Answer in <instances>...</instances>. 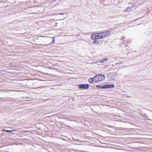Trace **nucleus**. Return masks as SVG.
Returning <instances> with one entry per match:
<instances>
[{"label": "nucleus", "instance_id": "7ed1b4c3", "mask_svg": "<svg viewBox=\"0 0 152 152\" xmlns=\"http://www.w3.org/2000/svg\"><path fill=\"white\" fill-rule=\"evenodd\" d=\"M107 58H108V57L104 58L101 60L100 63L102 64L104 63V64H107L108 63H109L110 61L109 59H108Z\"/></svg>", "mask_w": 152, "mask_h": 152}, {"label": "nucleus", "instance_id": "f3484780", "mask_svg": "<svg viewBox=\"0 0 152 152\" xmlns=\"http://www.w3.org/2000/svg\"><path fill=\"white\" fill-rule=\"evenodd\" d=\"M79 35H77V36H78V37H79Z\"/></svg>", "mask_w": 152, "mask_h": 152}, {"label": "nucleus", "instance_id": "1a4fd4ad", "mask_svg": "<svg viewBox=\"0 0 152 152\" xmlns=\"http://www.w3.org/2000/svg\"><path fill=\"white\" fill-rule=\"evenodd\" d=\"M93 43L94 44H97L99 43V42L98 41H97L96 40V39H94V40L93 41Z\"/></svg>", "mask_w": 152, "mask_h": 152}, {"label": "nucleus", "instance_id": "6e6552de", "mask_svg": "<svg viewBox=\"0 0 152 152\" xmlns=\"http://www.w3.org/2000/svg\"><path fill=\"white\" fill-rule=\"evenodd\" d=\"M91 39L94 40L97 39L96 34L95 33L92 34L91 36Z\"/></svg>", "mask_w": 152, "mask_h": 152}, {"label": "nucleus", "instance_id": "9b49d317", "mask_svg": "<svg viewBox=\"0 0 152 152\" xmlns=\"http://www.w3.org/2000/svg\"><path fill=\"white\" fill-rule=\"evenodd\" d=\"M15 130H6L5 131L7 132L10 133H12L13 131H15Z\"/></svg>", "mask_w": 152, "mask_h": 152}, {"label": "nucleus", "instance_id": "20e7f679", "mask_svg": "<svg viewBox=\"0 0 152 152\" xmlns=\"http://www.w3.org/2000/svg\"><path fill=\"white\" fill-rule=\"evenodd\" d=\"M78 87L80 88L87 89L88 88L89 85L88 84H82L78 85Z\"/></svg>", "mask_w": 152, "mask_h": 152}, {"label": "nucleus", "instance_id": "2eb2a0df", "mask_svg": "<svg viewBox=\"0 0 152 152\" xmlns=\"http://www.w3.org/2000/svg\"><path fill=\"white\" fill-rule=\"evenodd\" d=\"M59 14L61 15H64V13H60Z\"/></svg>", "mask_w": 152, "mask_h": 152}, {"label": "nucleus", "instance_id": "9d476101", "mask_svg": "<svg viewBox=\"0 0 152 152\" xmlns=\"http://www.w3.org/2000/svg\"><path fill=\"white\" fill-rule=\"evenodd\" d=\"M97 87H99V88L101 89H105L104 88V86H97Z\"/></svg>", "mask_w": 152, "mask_h": 152}, {"label": "nucleus", "instance_id": "4468645a", "mask_svg": "<svg viewBox=\"0 0 152 152\" xmlns=\"http://www.w3.org/2000/svg\"><path fill=\"white\" fill-rule=\"evenodd\" d=\"M41 65H39V66H37V67H38V66H40Z\"/></svg>", "mask_w": 152, "mask_h": 152}, {"label": "nucleus", "instance_id": "dca6fc26", "mask_svg": "<svg viewBox=\"0 0 152 152\" xmlns=\"http://www.w3.org/2000/svg\"><path fill=\"white\" fill-rule=\"evenodd\" d=\"M6 130H4V129H3V131H6Z\"/></svg>", "mask_w": 152, "mask_h": 152}, {"label": "nucleus", "instance_id": "a211bd4d", "mask_svg": "<svg viewBox=\"0 0 152 152\" xmlns=\"http://www.w3.org/2000/svg\"><path fill=\"white\" fill-rule=\"evenodd\" d=\"M124 66L125 67V66Z\"/></svg>", "mask_w": 152, "mask_h": 152}, {"label": "nucleus", "instance_id": "f8f14e48", "mask_svg": "<svg viewBox=\"0 0 152 152\" xmlns=\"http://www.w3.org/2000/svg\"><path fill=\"white\" fill-rule=\"evenodd\" d=\"M54 42H55V41H52L51 42V44H53L54 43Z\"/></svg>", "mask_w": 152, "mask_h": 152}, {"label": "nucleus", "instance_id": "ddd939ff", "mask_svg": "<svg viewBox=\"0 0 152 152\" xmlns=\"http://www.w3.org/2000/svg\"><path fill=\"white\" fill-rule=\"evenodd\" d=\"M52 38H53V41H55V40H54V37H52Z\"/></svg>", "mask_w": 152, "mask_h": 152}, {"label": "nucleus", "instance_id": "423d86ee", "mask_svg": "<svg viewBox=\"0 0 152 152\" xmlns=\"http://www.w3.org/2000/svg\"><path fill=\"white\" fill-rule=\"evenodd\" d=\"M97 34V37L98 39H101L104 38L103 35V33L102 32H99L96 33Z\"/></svg>", "mask_w": 152, "mask_h": 152}, {"label": "nucleus", "instance_id": "f03ea898", "mask_svg": "<svg viewBox=\"0 0 152 152\" xmlns=\"http://www.w3.org/2000/svg\"><path fill=\"white\" fill-rule=\"evenodd\" d=\"M116 77V74L115 73H109L108 76V78L109 80H115Z\"/></svg>", "mask_w": 152, "mask_h": 152}, {"label": "nucleus", "instance_id": "0eeeda50", "mask_svg": "<svg viewBox=\"0 0 152 152\" xmlns=\"http://www.w3.org/2000/svg\"><path fill=\"white\" fill-rule=\"evenodd\" d=\"M115 87V86L114 85L112 84H110V85H104V88H113Z\"/></svg>", "mask_w": 152, "mask_h": 152}, {"label": "nucleus", "instance_id": "f257e3e1", "mask_svg": "<svg viewBox=\"0 0 152 152\" xmlns=\"http://www.w3.org/2000/svg\"><path fill=\"white\" fill-rule=\"evenodd\" d=\"M105 77L102 74H98L94 77L89 79V82L91 83H98L104 80Z\"/></svg>", "mask_w": 152, "mask_h": 152}, {"label": "nucleus", "instance_id": "39448f33", "mask_svg": "<svg viewBox=\"0 0 152 152\" xmlns=\"http://www.w3.org/2000/svg\"><path fill=\"white\" fill-rule=\"evenodd\" d=\"M103 35L104 36V38L105 37H108L111 34V33L109 31H106L102 32Z\"/></svg>", "mask_w": 152, "mask_h": 152}]
</instances>
